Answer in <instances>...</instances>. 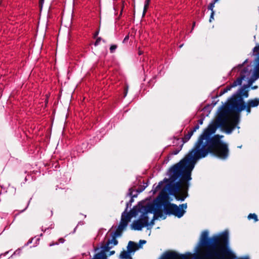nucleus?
<instances>
[{
    "label": "nucleus",
    "instance_id": "nucleus-19",
    "mask_svg": "<svg viewBox=\"0 0 259 259\" xmlns=\"http://www.w3.org/2000/svg\"><path fill=\"white\" fill-rule=\"evenodd\" d=\"M214 14V11L211 12L210 17V19H209L210 22H211L212 21V20H213L214 19V18H213Z\"/></svg>",
    "mask_w": 259,
    "mask_h": 259
},
{
    "label": "nucleus",
    "instance_id": "nucleus-27",
    "mask_svg": "<svg viewBox=\"0 0 259 259\" xmlns=\"http://www.w3.org/2000/svg\"><path fill=\"white\" fill-rule=\"evenodd\" d=\"M124 4V1H123V2H122V8H121V10L120 14H121V13H122V11H123V10Z\"/></svg>",
    "mask_w": 259,
    "mask_h": 259
},
{
    "label": "nucleus",
    "instance_id": "nucleus-33",
    "mask_svg": "<svg viewBox=\"0 0 259 259\" xmlns=\"http://www.w3.org/2000/svg\"><path fill=\"white\" fill-rule=\"evenodd\" d=\"M195 23L194 22V23H193V27L195 26Z\"/></svg>",
    "mask_w": 259,
    "mask_h": 259
},
{
    "label": "nucleus",
    "instance_id": "nucleus-28",
    "mask_svg": "<svg viewBox=\"0 0 259 259\" xmlns=\"http://www.w3.org/2000/svg\"><path fill=\"white\" fill-rule=\"evenodd\" d=\"M64 239H63V238H61V239H60V242L61 243H63V242H64Z\"/></svg>",
    "mask_w": 259,
    "mask_h": 259
},
{
    "label": "nucleus",
    "instance_id": "nucleus-21",
    "mask_svg": "<svg viewBox=\"0 0 259 259\" xmlns=\"http://www.w3.org/2000/svg\"><path fill=\"white\" fill-rule=\"evenodd\" d=\"M146 243V241L144 240H141L139 242L140 245L141 246Z\"/></svg>",
    "mask_w": 259,
    "mask_h": 259
},
{
    "label": "nucleus",
    "instance_id": "nucleus-32",
    "mask_svg": "<svg viewBox=\"0 0 259 259\" xmlns=\"http://www.w3.org/2000/svg\"><path fill=\"white\" fill-rule=\"evenodd\" d=\"M139 55H141V54H142L141 52H140H140H139Z\"/></svg>",
    "mask_w": 259,
    "mask_h": 259
},
{
    "label": "nucleus",
    "instance_id": "nucleus-2",
    "mask_svg": "<svg viewBox=\"0 0 259 259\" xmlns=\"http://www.w3.org/2000/svg\"><path fill=\"white\" fill-rule=\"evenodd\" d=\"M208 233L204 231L202 233L200 243L206 246L208 251L206 256L209 259L214 257H219L221 255H225L229 252L227 248L220 242L218 237L208 238Z\"/></svg>",
    "mask_w": 259,
    "mask_h": 259
},
{
    "label": "nucleus",
    "instance_id": "nucleus-16",
    "mask_svg": "<svg viewBox=\"0 0 259 259\" xmlns=\"http://www.w3.org/2000/svg\"><path fill=\"white\" fill-rule=\"evenodd\" d=\"M193 131H191L190 132H189L188 133V134H187L185 136V141L187 142L188 141L190 138L191 137H192V136L193 135Z\"/></svg>",
    "mask_w": 259,
    "mask_h": 259
},
{
    "label": "nucleus",
    "instance_id": "nucleus-4",
    "mask_svg": "<svg viewBox=\"0 0 259 259\" xmlns=\"http://www.w3.org/2000/svg\"><path fill=\"white\" fill-rule=\"evenodd\" d=\"M143 210L144 212H142L140 218L138 220L134 221L132 224V228L135 230H141L143 228L148 225L149 219L147 213L149 211L146 208L141 206H135L133 208L131 213L132 216L136 217L139 212H142Z\"/></svg>",
    "mask_w": 259,
    "mask_h": 259
},
{
    "label": "nucleus",
    "instance_id": "nucleus-12",
    "mask_svg": "<svg viewBox=\"0 0 259 259\" xmlns=\"http://www.w3.org/2000/svg\"><path fill=\"white\" fill-rule=\"evenodd\" d=\"M138 249L137 244L132 241H130L127 246V249L132 252H135Z\"/></svg>",
    "mask_w": 259,
    "mask_h": 259
},
{
    "label": "nucleus",
    "instance_id": "nucleus-29",
    "mask_svg": "<svg viewBox=\"0 0 259 259\" xmlns=\"http://www.w3.org/2000/svg\"><path fill=\"white\" fill-rule=\"evenodd\" d=\"M114 253H115L114 251H111L110 252V255H112V254H114Z\"/></svg>",
    "mask_w": 259,
    "mask_h": 259
},
{
    "label": "nucleus",
    "instance_id": "nucleus-13",
    "mask_svg": "<svg viewBox=\"0 0 259 259\" xmlns=\"http://www.w3.org/2000/svg\"><path fill=\"white\" fill-rule=\"evenodd\" d=\"M238 95L247 98L248 96V92L245 89H241L238 91Z\"/></svg>",
    "mask_w": 259,
    "mask_h": 259
},
{
    "label": "nucleus",
    "instance_id": "nucleus-17",
    "mask_svg": "<svg viewBox=\"0 0 259 259\" xmlns=\"http://www.w3.org/2000/svg\"><path fill=\"white\" fill-rule=\"evenodd\" d=\"M214 5H215V3H214L213 2H211L208 7V9L210 10H211V12L212 11H213V8L214 7Z\"/></svg>",
    "mask_w": 259,
    "mask_h": 259
},
{
    "label": "nucleus",
    "instance_id": "nucleus-24",
    "mask_svg": "<svg viewBox=\"0 0 259 259\" xmlns=\"http://www.w3.org/2000/svg\"><path fill=\"white\" fill-rule=\"evenodd\" d=\"M127 90H128V87H126V88L125 89V93H124V97H125L126 95H127Z\"/></svg>",
    "mask_w": 259,
    "mask_h": 259
},
{
    "label": "nucleus",
    "instance_id": "nucleus-26",
    "mask_svg": "<svg viewBox=\"0 0 259 259\" xmlns=\"http://www.w3.org/2000/svg\"><path fill=\"white\" fill-rule=\"evenodd\" d=\"M129 38V36L128 35L126 36L125 38H124L123 42L126 41Z\"/></svg>",
    "mask_w": 259,
    "mask_h": 259
},
{
    "label": "nucleus",
    "instance_id": "nucleus-3",
    "mask_svg": "<svg viewBox=\"0 0 259 259\" xmlns=\"http://www.w3.org/2000/svg\"><path fill=\"white\" fill-rule=\"evenodd\" d=\"M130 217L128 213L123 212L121 215V220L116 230L111 233V238L108 239L104 246L102 247V250L104 252L109 251L114 246L117 245L118 242L117 238L121 235L123 230L127 226L128 223L130 221Z\"/></svg>",
    "mask_w": 259,
    "mask_h": 259
},
{
    "label": "nucleus",
    "instance_id": "nucleus-11",
    "mask_svg": "<svg viewBox=\"0 0 259 259\" xmlns=\"http://www.w3.org/2000/svg\"><path fill=\"white\" fill-rule=\"evenodd\" d=\"M251 107H255L259 104V99H254L253 100H250L248 101L247 104Z\"/></svg>",
    "mask_w": 259,
    "mask_h": 259
},
{
    "label": "nucleus",
    "instance_id": "nucleus-9",
    "mask_svg": "<svg viewBox=\"0 0 259 259\" xmlns=\"http://www.w3.org/2000/svg\"><path fill=\"white\" fill-rule=\"evenodd\" d=\"M132 252L127 249V251L123 250L119 255L120 259H132L131 256Z\"/></svg>",
    "mask_w": 259,
    "mask_h": 259
},
{
    "label": "nucleus",
    "instance_id": "nucleus-6",
    "mask_svg": "<svg viewBox=\"0 0 259 259\" xmlns=\"http://www.w3.org/2000/svg\"><path fill=\"white\" fill-rule=\"evenodd\" d=\"M247 73V75H249V72L247 69H244L241 71L240 77L238 78L235 81H234L231 84L226 87L222 92V94H225L227 93L228 91L231 90L232 88L235 87L237 85H241L242 82V80L245 79V74Z\"/></svg>",
    "mask_w": 259,
    "mask_h": 259
},
{
    "label": "nucleus",
    "instance_id": "nucleus-14",
    "mask_svg": "<svg viewBox=\"0 0 259 259\" xmlns=\"http://www.w3.org/2000/svg\"><path fill=\"white\" fill-rule=\"evenodd\" d=\"M151 0H145L144 7L143 10V16H144L149 8V5Z\"/></svg>",
    "mask_w": 259,
    "mask_h": 259
},
{
    "label": "nucleus",
    "instance_id": "nucleus-30",
    "mask_svg": "<svg viewBox=\"0 0 259 259\" xmlns=\"http://www.w3.org/2000/svg\"><path fill=\"white\" fill-rule=\"evenodd\" d=\"M202 123H203V120H199V124H202Z\"/></svg>",
    "mask_w": 259,
    "mask_h": 259
},
{
    "label": "nucleus",
    "instance_id": "nucleus-18",
    "mask_svg": "<svg viewBox=\"0 0 259 259\" xmlns=\"http://www.w3.org/2000/svg\"><path fill=\"white\" fill-rule=\"evenodd\" d=\"M117 48V46L115 45H111L110 47V51L113 53Z\"/></svg>",
    "mask_w": 259,
    "mask_h": 259
},
{
    "label": "nucleus",
    "instance_id": "nucleus-7",
    "mask_svg": "<svg viewBox=\"0 0 259 259\" xmlns=\"http://www.w3.org/2000/svg\"><path fill=\"white\" fill-rule=\"evenodd\" d=\"M253 53L254 55L258 56L256 59L257 64L255 67L252 78L253 80H255L259 77V45L256 46L253 48Z\"/></svg>",
    "mask_w": 259,
    "mask_h": 259
},
{
    "label": "nucleus",
    "instance_id": "nucleus-23",
    "mask_svg": "<svg viewBox=\"0 0 259 259\" xmlns=\"http://www.w3.org/2000/svg\"><path fill=\"white\" fill-rule=\"evenodd\" d=\"M44 2V0H39V4H40V6H41V7H42Z\"/></svg>",
    "mask_w": 259,
    "mask_h": 259
},
{
    "label": "nucleus",
    "instance_id": "nucleus-5",
    "mask_svg": "<svg viewBox=\"0 0 259 259\" xmlns=\"http://www.w3.org/2000/svg\"><path fill=\"white\" fill-rule=\"evenodd\" d=\"M187 207L186 203L182 204L179 206H178L176 204L170 203L165 207L167 211L174 214L178 218H181L184 215Z\"/></svg>",
    "mask_w": 259,
    "mask_h": 259
},
{
    "label": "nucleus",
    "instance_id": "nucleus-22",
    "mask_svg": "<svg viewBox=\"0 0 259 259\" xmlns=\"http://www.w3.org/2000/svg\"><path fill=\"white\" fill-rule=\"evenodd\" d=\"M199 128V126L198 125H197L194 127L192 131H193V133H194V132L196 131V130H198Z\"/></svg>",
    "mask_w": 259,
    "mask_h": 259
},
{
    "label": "nucleus",
    "instance_id": "nucleus-1",
    "mask_svg": "<svg viewBox=\"0 0 259 259\" xmlns=\"http://www.w3.org/2000/svg\"><path fill=\"white\" fill-rule=\"evenodd\" d=\"M237 119V116L231 115L228 107L223 106L219 111L215 123L209 124L203 130L188 156L169 169L167 172L169 178H165L158 185L153 186V193L159 190L163 182H165L167 183L166 189L169 194L175 196L178 200H184L185 196L182 198L176 196L180 189L181 181H188L191 180V172L194 167L196 161L206 157L208 153H213L222 159H226L228 157V146L221 140L223 136L219 135L213 136L212 135L215 133L218 126L229 130L231 132L238 124Z\"/></svg>",
    "mask_w": 259,
    "mask_h": 259
},
{
    "label": "nucleus",
    "instance_id": "nucleus-20",
    "mask_svg": "<svg viewBox=\"0 0 259 259\" xmlns=\"http://www.w3.org/2000/svg\"><path fill=\"white\" fill-rule=\"evenodd\" d=\"M101 41V38H98L97 39L96 42H95V46H97L99 45V44L100 43Z\"/></svg>",
    "mask_w": 259,
    "mask_h": 259
},
{
    "label": "nucleus",
    "instance_id": "nucleus-25",
    "mask_svg": "<svg viewBox=\"0 0 259 259\" xmlns=\"http://www.w3.org/2000/svg\"><path fill=\"white\" fill-rule=\"evenodd\" d=\"M179 150H176L175 151H173L172 154L174 155H176L179 153Z\"/></svg>",
    "mask_w": 259,
    "mask_h": 259
},
{
    "label": "nucleus",
    "instance_id": "nucleus-15",
    "mask_svg": "<svg viewBox=\"0 0 259 259\" xmlns=\"http://www.w3.org/2000/svg\"><path fill=\"white\" fill-rule=\"evenodd\" d=\"M248 219L249 220L253 219L254 222L258 221L257 217L255 213H250L248 216Z\"/></svg>",
    "mask_w": 259,
    "mask_h": 259
},
{
    "label": "nucleus",
    "instance_id": "nucleus-10",
    "mask_svg": "<svg viewBox=\"0 0 259 259\" xmlns=\"http://www.w3.org/2000/svg\"><path fill=\"white\" fill-rule=\"evenodd\" d=\"M164 259H178V255L174 252H167L165 254Z\"/></svg>",
    "mask_w": 259,
    "mask_h": 259
},
{
    "label": "nucleus",
    "instance_id": "nucleus-8",
    "mask_svg": "<svg viewBox=\"0 0 259 259\" xmlns=\"http://www.w3.org/2000/svg\"><path fill=\"white\" fill-rule=\"evenodd\" d=\"M233 107L235 108L237 110V111L239 112L245 109L247 113H249L250 112L251 107L248 105V104H247L246 105H245L242 99H241L239 100L238 103L234 105Z\"/></svg>",
    "mask_w": 259,
    "mask_h": 259
},
{
    "label": "nucleus",
    "instance_id": "nucleus-31",
    "mask_svg": "<svg viewBox=\"0 0 259 259\" xmlns=\"http://www.w3.org/2000/svg\"><path fill=\"white\" fill-rule=\"evenodd\" d=\"M98 32H97L95 34V35H94V37H96V36L98 35Z\"/></svg>",
    "mask_w": 259,
    "mask_h": 259
}]
</instances>
